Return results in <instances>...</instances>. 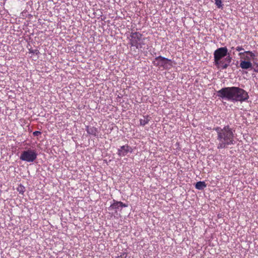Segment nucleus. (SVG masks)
I'll use <instances>...</instances> for the list:
<instances>
[{
	"mask_svg": "<svg viewBox=\"0 0 258 258\" xmlns=\"http://www.w3.org/2000/svg\"><path fill=\"white\" fill-rule=\"evenodd\" d=\"M239 55H244V60L249 61H250L251 60L254 59L255 57V54L250 51H245L243 52H240Z\"/></svg>",
	"mask_w": 258,
	"mask_h": 258,
	"instance_id": "9",
	"label": "nucleus"
},
{
	"mask_svg": "<svg viewBox=\"0 0 258 258\" xmlns=\"http://www.w3.org/2000/svg\"><path fill=\"white\" fill-rule=\"evenodd\" d=\"M86 131L89 135H92L95 137L97 136L99 133V131L97 128L92 126H86Z\"/></svg>",
	"mask_w": 258,
	"mask_h": 258,
	"instance_id": "10",
	"label": "nucleus"
},
{
	"mask_svg": "<svg viewBox=\"0 0 258 258\" xmlns=\"http://www.w3.org/2000/svg\"><path fill=\"white\" fill-rule=\"evenodd\" d=\"M217 96L232 102H243L247 100L249 96L243 89L237 87H225L217 91Z\"/></svg>",
	"mask_w": 258,
	"mask_h": 258,
	"instance_id": "2",
	"label": "nucleus"
},
{
	"mask_svg": "<svg viewBox=\"0 0 258 258\" xmlns=\"http://www.w3.org/2000/svg\"><path fill=\"white\" fill-rule=\"evenodd\" d=\"M171 59L166 57L159 56L156 57L152 61V63L154 66L163 69H167L169 66H171Z\"/></svg>",
	"mask_w": 258,
	"mask_h": 258,
	"instance_id": "6",
	"label": "nucleus"
},
{
	"mask_svg": "<svg viewBox=\"0 0 258 258\" xmlns=\"http://www.w3.org/2000/svg\"><path fill=\"white\" fill-rule=\"evenodd\" d=\"M252 63L249 61L241 60L240 67L242 69L247 70L252 68Z\"/></svg>",
	"mask_w": 258,
	"mask_h": 258,
	"instance_id": "11",
	"label": "nucleus"
},
{
	"mask_svg": "<svg viewBox=\"0 0 258 258\" xmlns=\"http://www.w3.org/2000/svg\"><path fill=\"white\" fill-rule=\"evenodd\" d=\"M236 51H241V50H243V48H242V46H237V47L236 48Z\"/></svg>",
	"mask_w": 258,
	"mask_h": 258,
	"instance_id": "18",
	"label": "nucleus"
},
{
	"mask_svg": "<svg viewBox=\"0 0 258 258\" xmlns=\"http://www.w3.org/2000/svg\"><path fill=\"white\" fill-rule=\"evenodd\" d=\"M214 58L215 64L223 70L227 69L232 60L226 47L217 49L214 52Z\"/></svg>",
	"mask_w": 258,
	"mask_h": 258,
	"instance_id": "3",
	"label": "nucleus"
},
{
	"mask_svg": "<svg viewBox=\"0 0 258 258\" xmlns=\"http://www.w3.org/2000/svg\"><path fill=\"white\" fill-rule=\"evenodd\" d=\"M207 186V184L204 181H198L195 185V187L199 190H203Z\"/></svg>",
	"mask_w": 258,
	"mask_h": 258,
	"instance_id": "13",
	"label": "nucleus"
},
{
	"mask_svg": "<svg viewBox=\"0 0 258 258\" xmlns=\"http://www.w3.org/2000/svg\"><path fill=\"white\" fill-rule=\"evenodd\" d=\"M215 4L218 8H223V5L222 3V0H215Z\"/></svg>",
	"mask_w": 258,
	"mask_h": 258,
	"instance_id": "14",
	"label": "nucleus"
},
{
	"mask_svg": "<svg viewBox=\"0 0 258 258\" xmlns=\"http://www.w3.org/2000/svg\"><path fill=\"white\" fill-rule=\"evenodd\" d=\"M127 206L128 205L127 204H124L121 202L116 201L115 200H113V203L111 204L109 209L114 210L116 212L120 208L127 207Z\"/></svg>",
	"mask_w": 258,
	"mask_h": 258,
	"instance_id": "8",
	"label": "nucleus"
},
{
	"mask_svg": "<svg viewBox=\"0 0 258 258\" xmlns=\"http://www.w3.org/2000/svg\"><path fill=\"white\" fill-rule=\"evenodd\" d=\"M41 134V133L39 131H35L33 132V135L34 136H38Z\"/></svg>",
	"mask_w": 258,
	"mask_h": 258,
	"instance_id": "17",
	"label": "nucleus"
},
{
	"mask_svg": "<svg viewBox=\"0 0 258 258\" xmlns=\"http://www.w3.org/2000/svg\"><path fill=\"white\" fill-rule=\"evenodd\" d=\"M133 151L132 147L127 145L122 146L117 150V155L119 157L126 156L128 153H132Z\"/></svg>",
	"mask_w": 258,
	"mask_h": 258,
	"instance_id": "7",
	"label": "nucleus"
},
{
	"mask_svg": "<svg viewBox=\"0 0 258 258\" xmlns=\"http://www.w3.org/2000/svg\"><path fill=\"white\" fill-rule=\"evenodd\" d=\"M126 254L125 253H123L122 254H121L119 256H116L115 258H126Z\"/></svg>",
	"mask_w": 258,
	"mask_h": 258,
	"instance_id": "16",
	"label": "nucleus"
},
{
	"mask_svg": "<svg viewBox=\"0 0 258 258\" xmlns=\"http://www.w3.org/2000/svg\"><path fill=\"white\" fill-rule=\"evenodd\" d=\"M151 119V117L148 115H145L143 116V118L140 119V125L141 126H144L147 124Z\"/></svg>",
	"mask_w": 258,
	"mask_h": 258,
	"instance_id": "12",
	"label": "nucleus"
},
{
	"mask_svg": "<svg viewBox=\"0 0 258 258\" xmlns=\"http://www.w3.org/2000/svg\"><path fill=\"white\" fill-rule=\"evenodd\" d=\"M128 39L130 44L132 46H135L137 49L142 48L145 45L144 41L146 38L143 37L142 34L140 32H131Z\"/></svg>",
	"mask_w": 258,
	"mask_h": 258,
	"instance_id": "4",
	"label": "nucleus"
},
{
	"mask_svg": "<svg viewBox=\"0 0 258 258\" xmlns=\"http://www.w3.org/2000/svg\"><path fill=\"white\" fill-rule=\"evenodd\" d=\"M24 187L23 186H20L18 188V191L19 192L20 194H23L24 192Z\"/></svg>",
	"mask_w": 258,
	"mask_h": 258,
	"instance_id": "15",
	"label": "nucleus"
},
{
	"mask_svg": "<svg viewBox=\"0 0 258 258\" xmlns=\"http://www.w3.org/2000/svg\"><path fill=\"white\" fill-rule=\"evenodd\" d=\"M214 130L217 135L216 145L218 149L227 148L229 146L235 144V130L229 125L223 128L217 127Z\"/></svg>",
	"mask_w": 258,
	"mask_h": 258,
	"instance_id": "1",
	"label": "nucleus"
},
{
	"mask_svg": "<svg viewBox=\"0 0 258 258\" xmlns=\"http://www.w3.org/2000/svg\"><path fill=\"white\" fill-rule=\"evenodd\" d=\"M37 154L34 150L28 149L24 151L21 154L20 159L28 162H33L37 158Z\"/></svg>",
	"mask_w": 258,
	"mask_h": 258,
	"instance_id": "5",
	"label": "nucleus"
}]
</instances>
